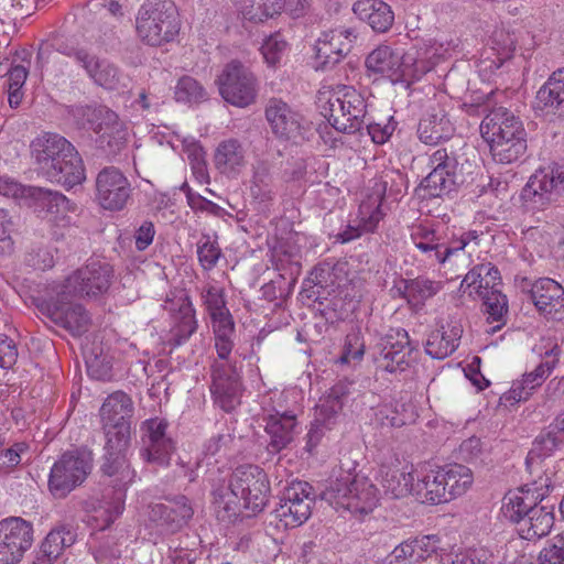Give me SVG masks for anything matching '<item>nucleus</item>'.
<instances>
[{
	"label": "nucleus",
	"instance_id": "nucleus-1",
	"mask_svg": "<svg viewBox=\"0 0 564 564\" xmlns=\"http://www.w3.org/2000/svg\"><path fill=\"white\" fill-rule=\"evenodd\" d=\"M107 442L105 445V463L102 474L111 478L112 490L105 492L102 500L91 502L89 523L98 530L107 529L123 511L126 488L134 478L126 459V452L130 444V422L104 423Z\"/></svg>",
	"mask_w": 564,
	"mask_h": 564
},
{
	"label": "nucleus",
	"instance_id": "nucleus-2",
	"mask_svg": "<svg viewBox=\"0 0 564 564\" xmlns=\"http://www.w3.org/2000/svg\"><path fill=\"white\" fill-rule=\"evenodd\" d=\"M32 155L40 171L66 188L85 180L83 161L75 147L64 137L45 133L32 142Z\"/></svg>",
	"mask_w": 564,
	"mask_h": 564
},
{
	"label": "nucleus",
	"instance_id": "nucleus-3",
	"mask_svg": "<svg viewBox=\"0 0 564 564\" xmlns=\"http://www.w3.org/2000/svg\"><path fill=\"white\" fill-rule=\"evenodd\" d=\"M480 134L489 145L492 159L511 164L521 159L528 148L523 122L505 107L490 110L480 123Z\"/></svg>",
	"mask_w": 564,
	"mask_h": 564
},
{
	"label": "nucleus",
	"instance_id": "nucleus-4",
	"mask_svg": "<svg viewBox=\"0 0 564 564\" xmlns=\"http://www.w3.org/2000/svg\"><path fill=\"white\" fill-rule=\"evenodd\" d=\"M269 491V480L263 469L243 465L234 470L228 485L214 489V503L229 516H237L241 501L245 509L260 512L268 502Z\"/></svg>",
	"mask_w": 564,
	"mask_h": 564
},
{
	"label": "nucleus",
	"instance_id": "nucleus-5",
	"mask_svg": "<svg viewBox=\"0 0 564 564\" xmlns=\"http://www.w3.org/2000/svg\"><path fill=\"white\" fill-rule=\"evenodd\" d=\"M355 465L341 463L322 490L321 498L335 509L367 514L377 507L379 491L367 476L355 473Z\"/></svg>",
	"mask_w": 564,
	"mask_h": 564
},
{
	"label": "nucleus",
	"instance_id": "nucleus-6",
	"mask_svg": "<svg viewBox=\"0 0 564 564\" xmlns=\"http://www.w3.org/2000/svg\"><path fill=\"white\" fill-rule=\"evenodd\" d=\"M318 94V100L324 101L321 113L337 131L356 133L364 128L367 104L352 86L323 87Z\"/></svg>",
	"mask_w": 564,
	"mask_h": 564
},
{
	"label": "nucleus",
	"instance_id": "nucleus-7",
	"mask_svg": "<svg viewBox=\"0 0 564 564\" xmlns=\"http://www.w3.org/2000/svg\"><path fill=\"white\" fill-rule=\"evenodd\" d=\"M181 26L180 13L172 0H147L135 15L137 37L152 47L173 42Z\"/></svg>",
	"mask_w": 564,
	"mask_h": 564
},
{
	"label": "nucleus",
	"instance_id": "nucleus-8",
	"mask_svg": "<svg viewBox=\"0 0 564 564\" xmlns=\"http://www.w3.org/2000/svg\"><path fill=\"white\" fill-rule=\"evenodd\" d=\"M93 455L84 448L67 451L53 464L48 476L50 492L58 499L65 498L80 486L91 473Z\"/></svg>",
	"mask_w": 564,
	"mask_h": 564
},
{
	"label": "nucleus",
	"instance_id": "nucleus-9",
	"mask_svg": "<svg viewBox=\"0 0 564 564\" xmlns=\"http://www.w3.org/2000/svg\"><path fill=\"white\" fill-rule=\"evenodd\" d=\"M564 194V165L550 164L536 170L521 192L524 206L542 210L556 203Z\"/></svg>",
	"mask_w": 564,
	"mask_h": 564
},
{
	"label": "nucleus",
	"instance_id": "nucleus-10",
	"mask_svg": "<svg viewBox=\"0 0 564 564\" xmlns=\"http://www.w3.org/2000/svg\"><path fill=\"white\" fill-rule=\"evenodd\" d=\"M217 84L224 100L235 107L246 108L257 99L258 80L239 61H231L224 67Z\"/></svg>",
	"mask_w": 564,
	"mask_h": 564
},
{
	"label": "nucleus",
	"instance_id": "nucleus-11",
	"mask_svg": "<svg viewBox=\"0 0 564 564\" xmlns=\"http://www.w3.org/2000/svg\"><path fill=\"white\" fill-rule=\"evenodd\" d=\"M352 383L340 380L334 384L327 395L321 399L316 408L315 419L306 434V449L312 452L321 442L326 431H330L337 424L343 406L351 393Z\"/></svg>",
	"mask_w": 564,
	"mask_h": 564
},
{
	"label": "nucleus",
	"instance_id": "nucleus-12",
	"mask_svg": "<svg viewBox=\"0 0 564 564\" xmlns=\"http://www.w3.org/2000/svg\"><path fill=\"white\" fill-rule=\"evenodd\" d=\"M554 488L555 480L531 476L530 482L505 495L501 507L503 517L519 525L535 505L542 503L550 497Z\"/></svg>",
	"mask_w": 564,
	"mask_h": 564
},
{
	"label": "nucleus",
	"instance_id": "nucleus-13",
	"mask_svg": "<svg viewBox=\"0 0 564 564\" xmlns=\"http://www.w3.org/2000/svg\"><path fill=\"white\" fill-rule=\"evenodd\" d=\"M66 289L61 285V290L55 297H51L42 305V313L52 323L64 328L73 336H80L86 333L90 326V316L86 308L72 297V292H65Z\"/></svg>",
	"mask_w": 564,
	"mask_h": 564
},
{
	"label": "nucleus",
	"instance_id": "nucleus-14",
	"mask_svg": "<svg viewBox=\"0 0 564 564\" xmlns=\"http://www.w3.org/2000/svg\"><path fill=\"white\" fill-rule=\"evenodd\" d=\"M314 502V490L308 482L292 481L282 491L274 513L285 528H296L311 517Z\"/></svg>",
	"mask_w": 564,
	"mask_h": 564
},
{
	"label": "nucleus",
	"instance_id": "nucleus-15",
	"mask_svg": "<svg viewBox=\"0 0 564 564\" xmlns=\"http://www.w3.org/2000/svg\"><path fill=\"white\" fill-rule=\"evenodd\" d=\"M87 116L89 128L99 134V147L110 156H116L127 147L128 129L118 116L107 108H80Z\"/></svg>",
	"mask_w": 564,
	"mask_h": 564
},
{
	"label": "nucleus",
	"instance_id": "nucleus-16",
	"mask_svg": "<svg viewBox=\"0 0 564 564\" xmlns=\"http://www.w3.org/2000/svg\"><path fill=\"white\" fill-rule=\"evenodd\" d=\"M112 278L113 270L109 263L93 260L68 275L62 285L74 296L97 297L109 290Z\"/></svg>",
	"mask_w": 564,
	"mask_h": 564
},
{
	"label": "nucleus",
	"instance_id": "nucleus-17",
	"mask_svg": "<svg viewBox=\"0 0 564 564\" xmlns=\"http://www.w3.org/2000/svg\"><path fill=\"white\" fill-rule=\"evenodd\" d=\"M421 65L422 62L419 63L412 54H403L389 46H379L366 58L368 69L388 76L394 83L409 82L424 73Z\"/></svg>",
	"mask_w": 564,
	"mask_h": 564
},
{
	"label": "nucleus",
	"instance_id": "nucleus-18",
	"mask_svg": "<svg viewBox=\"0 0 564 564\" xmlns=\"http://www.w3.org/2000/svg\"><path fill=\"white\" fill-rule=\"evenodd\" d=\"M33 542L32 524L21 518L0 521V564L18 563Z\"/></svg>",
	"mask_w": 564,
	"mask_h": 564
},
{
	"label": "nucleus",
	"instance_id": "nucleus-19",
	"mask_svg": "<svg viewBox=\"0 0 564 564\" xmlns=\"http://www.w3.org/2000/svg\"><path fill=\"white\" fill-rule=\"evenodd\" d=\"M131 184L115 166L102 169L96 177V199L104 209L121 210L131 196Z\"/></svg>",
	"mask_w": 564,
	"mask_h": 564
},
{
	"label": "nucleus",
	"instance_id": "nucleus-20",
	"mask_svg": "<svg viewBox=\"0 0 564 564\" xmlns=\"http://www.w3.org/2000/svg\"><path fill=\"white\" fill-rule=\"evenodd\" d=\"M210 391L215 403L226 412L235 410L240 404L242 384L235 365L214 362Z\"/></svg>",
	"mask_w": 564,
	"mask_h": 564
},
{
	"label": "nucleus",
	"instance_id": "nucleus-21",
	"mask_svg": "<svg viewBox=\"0 0 564 564\" xmlns=\"http://www.w3.org/2000/svg\"><path fill=\"white\" fill-rule=\"evenodd\" d=\"M563 446L564 437L552 430L550 425L544 427L532 442V447L525 458V467L530 476L547 477L550 480H555L553 468L546 467L544 460Z\"/></svg>",
	"mask_w": 564,
	"mask_h": 564
},
{
	"label": "nucleus",
	"instance_id": "nucleus-22",
	"mask_svg": "<svg viewBox=\"0 0 564 564\" xmlns=\"http://www.w3.org/2000/svg\"><path fill=\"white\" fill-rule=\"evenodd\" d=\"M413 349L405 329L391 330L379 344L378 367L388 372L404 371L410 366Z\"/></svg>",
	"mask_w": 564,
	"mask_h": 564
},
{
	"label": "nucleus",
	"instance_id": "nucleus-23",
	"mask_svg": "<svg viewBox=\"0 0 564 564\" xmlns=\"http://www.w3.org/2000/svg\"><path fill=\"white\" fill-rule=\"evenodd\" d=\"M167 423L164 420L151 419L143 423L141 456L148 463L159 466L169 464L175 448L174 442L165 433Z\"/></svg>",
	"mask_w": 564,
	"mask_h": 564
},
{
	"label": "nucleus",
	"instance_id": "nucleus-24",
	"mask_svg": "<svg viewBox=\"0 0 564 564\" xmlns=\"http://www.w3.org/2000/svg\"><path fill=\"white\" fill-rule=\"evenodd\" d=\"M356 39L349 29L325 32L315 44L316 69H330L346 56Z\"/></svg>",
	"mask_w": 564,
	"mask_h": 564
},
{
	"label": "nucleus",
	"instance_id": "nucleus-25",
	"mask_svg": "<svg viewBox=\"0 0 564 564\" xmlns=\"http://www.w3.org/2000/svg\"><path fill=\"white\" fill-rule=\"evenodd\" d=\"M194 509L185 496H177L167 503L149 506V520L167 531L175 532L183 528L193 517Z\"/></svg>",
	"mask_w": 564,
	"mask_h": 564
},
{
	"label": "nucleus",
	"instance_id": "nucleus-26",
	"mask_svg": "<svg viewBox=\"0 0 564 564\" xmlns=\"http://www.w3.org/2000/svg\"><path fill=\"white\" fill-rule=\"evenodd\" d=\"M534 109L549 121L564 116V68L553 72L538 90Z\"/></svg>",
	"mask_w": 564,
	"mask_h": 564
},
{
	"label": "nucleus",
	"instance_id": "nucleus-27",
	"mask_svg": "<svg viewBox=\"0 0 564 564\" xmlns=\"http://www.w3.org/2000/svg\"><path fill=\"white\" fill-rule=\"evenodd\" d=\"M454 131L447 112L440 104L431 106L417 124V137L427 145H435L449 139Z\"/></svg>",
	"mask_w": 564,
	"mask_h": 564
},
{
	"label": "nucleus",
	"instance_id": "nucleus-28",
	"mask_svg": "<svg viewBox=\"0 0 564 564\" xmlns=\"http://www.w3.org/2000/svg\"><path fill=\"white\" fill-rule=\"evenodd\" d=\"M550 497L542 503L535 505L518 525L519 535L528 541L538 540L550 534L554 527V502Z\"/></svg>",
	"mask_w": 564,
	"mask_h": 564
},
{
	"label": "nucleus",
	"instance_id": "nucleus-29",
	"mask_svg": "<svg viewBox=\"0 0 564 564\" xmlns=\"http://www.w3.org/2000/svg\"><path fill=\"white\" fill-rule=\"evenodd\" d=\"M264 421V431L270 437L268 451L272 454L286 448L299 433L296 416L291 412H276L267 416Z\"/></svg>",
	"mask_w": 564,
	"mask_h": 564
},
{
	"label": "nucleus",
	"instance_id": "nucleus-30",
	"mask_svg": "<svg viewBox=\"0 0 564 564\" xmlns=\"http://www.w3.org/2000/svg\"><path fill=\"white\" fill-rule=\"evenodd\" d=\"M265 117L273 133L280 138L293 139L301 135V116L280 99H271Z\"/></svg>",
	"mask_w": 564,
	"mask_h": 564
},
{
	"label": "nucleus",
	"instance_id": "nucleus-31",
	"mask_svg": "<svg viewBox=\"0 0 564 564\" xmlns=\"http://www.w3.org/2000/svg\"><path fill=\"white\" fill-rule=\"evenodd\" d=\"M535 307L544 314H556L564 310V289L550 278L535 281L530 290Z\"/></svg>",
	"mask_w": 564,
	"mask_h": 564
},
{
	"label": "nucleus",
	"instance_id": "nucleus-32",
	"mask_svg": "<svg viewBox=\"0 0 564 564\" xmlns=\"http://www.w3.org/2000/svg\"><path fill=\"white\" fill-rule=\"evenodd\" d=\"M354 13L367 22L376 32H387L393 24L394 13L382 0H358L352 6Z\"/></svg>",
	"mask_w": 564,
	"mask_h": 564
},
{
	"label": "nucleus",
	"instance_id": "nucleus-33",
	"mask_svg": "<svg viewBox=\"0 0 564 564\" xmlns=\"http://www.w3.org/2000/svg\"><path fill=\"white\" fill-rule=\"evenodd\" d=\"M500 281V272L494 264L490 262L480 263L467 272L460 283L459 291L468 292L470 296L475 293L481 297L486 292L497 289Z\"/></svg>",
	"mask_w": 564,
	"mask_h": 564
},
{
	"label": "nucleus",
	"instance_id": "nucleus-34",
	"mask_svg": "<svg viewBox=\"0 0 564 564\" xmlns=\"http://www.w3.org/2000/svg\"><path fill=\"white\" fill-rule=\"evenodd\" d=\"M245 149L237 139L221 141L215 151L214 163L221 174H237L246 164Z\"/></svg>",
	"mask_w": 564,
	"mask_h": 564
},
{
	"label": "nucleus",
	"instance_id": "nucleus-35",
	"mask_svg": "<svg viewBox=\"0 0 564 564\" xmlns=\"http://www.w3.org/2000/svg\"><path fill=\"white\" fill-rule=\"evenodd\" d=\"M444 476L441 468L437 470H430L427 474L417 479L414 484V495L422 502L430 505H438L451 501V496L447 495L444 486Z\"/></svg>",
	"mask_w": 564,
	"mask_h": 564
},
{
	"label": "nucleus",
	"instance_id": "nucleus-36",
	"mask_svg": "<svg viewBox=\"0 0 564 564\" xmlns=\"http://www.w3.org/2000/svg\"><path fill=\"white\" fill-rule=\"evenodd\" d=\"M381 486L384 495L391 499H400L414 492L413 475L405 469L382 466L380 469Z\"/></svg>",
	"mask_w": 564,
	"mask_h": 564
},
{
	"label": "nucleus",
	"instance_id": "nucleus-37",
	"mask_svg": "<svg viewBox=\"0 0 564 564\" xmlns=\"http://www.w3.org/2000/svg\"><path fill=\"white\" fill-rule=\"evenodd\" d=\"M460 182L458 175L446 176L445 173L431 171L415 192L421 199L442 197L455 191Z\"/></svg>",
	"mask_w": 564,
	"mask_h": 564
},
{
	"label": "nucleus",
	"instance_id": "nucleus-38",
	"mask_svg": "<svg viewBox=\"0 0 564 564\" xmlns=\"http://www.w3.org/2000/svg\"><path fill=\"white\" fill-rule=\"evenodd\" d=\"M404 289H399L402 297L406 299L411 306L421 308L425 302L436 295L443 288L440 281H432L427 278L417 276L415 279L403 280Z\"/></svg>",
	"mask_w": 564,
	"mask_h": 564
},
{
	"label": "nucleus",
	"instance_id": "nucleus-39",
	"mask_svg": "<svg viewBox=\"0 0 564 564\" xmlns=\"http://www.w3.org/2000/svg\"><path fill=\"white\" fill-rule=\"evenodd\" d=\"M175 327L172 330L171 341L174 346L185 343L197 329L195 308L187 295L178 299Z\"/></svg>",
	"mask_w": 564,
	"mask_h": 564
},
{
	"label": "nucleus",
	"instance_id": "nucleus-40",
	"mask_svg": "<svg viewBox=\"0 0 564 564\" xmlns=\"http://www.w3.org/2000/svg\"><path fill=\"white\" fill-rule=\"evenodd\" d=\"M133 415V402L131 398L122 392L111 393L102 403L100 416L104 423L130 422Z\"/></svg>",
	"mask_w": 564,
	"mask_h": 564
},
{
	"label": "nucleus",
	"instance_id": "nucleus-41",
	"mask_svg": "<svg viewBox=\"0 0 564 564\" xmlns=\"http://www.w3.org/2000/svg\"><path fill=\"white\" fill-rule=\"evenodd\" d=\"M441 471L445 478L444 486L451 500L464 495L473 485V473L464 465H448L441 468Z\"/></svg>",
	"mask_w": 564,
	"mask_h": 564
},
{
	"label": "nucleus",
	"instance_id": "nucleus-42",
	"mask_svg": "<svg viewBox=\"0 0 564 564\" xmlns=\"http://www.w3.org/2000/svg\"><path fill=\"white\" fill-rule=\"evenodd\" d=\"M76 541V533L70 527L52 530L41 544V552L47 561H55L66 547Z\"/></svg>",
	"mask_w": 564,
	"mask_h": 564
},
{
	"label": "nucleus",
	"instance_id": "nucleus-43",
	"mask_svg": "<svg viewBox=\"0 0 564 564\" xmlns=\"http://www.w3.org/2000/svg\"><path fill=\"white\" fill-rule=\"evenodd\" d=\"M285 0H243L241 14L243 20L263 22L280 14L285 7Z\"/></svg>",
	"mask_w": 564,
	"mask_h": 564
},
{
	"label": "nucleus",
	"instance_id": "nucleus-44",
	"mask_svg": "<svg viewBox=\"0 0 564 564\" xmlns=\"http://www.w3.org/2000/svg\"><path fill=\"white\" fill-rule=\"evenodd\" d=\"M250 191L251 196L259 203L267 204L273 200L274 192L272 187V176L268 163L259 162L254 166Z\"/></svg>",
	"mask_w": 564,
	"mask_h": 564
},
{
	"label": "nucleus",
	"instance_id": "nucleus-45",
	"mask_svg": "<svg viewBox=\"0 0 564 564\" xmlns=\"http://www.w3.org/2000/svg\"><path fill=\"white\" fill-rule=\"evenodd\" d=\"M481 299L484 300L485 313L488 314V322L500 323L494 330L499 329L505 324L508 313L507 296L500 290L494 289L490 292H486Z\"/></svg>",
	"mask_w": 564,
	"mask_h": 564
},
{
	"label": "nucleus",
	"instance_id": "nucleus-46",
	"mask_svg": "<svg viewBox=\"0 0 564 564\" xmlns=\"http://www.w3.org/2000/svg\"><path fill=\"white\" fill-rule=\"evenodd\" d=\"M560 348L555 345L545 351V359L531 372L525 373L521 380L530 391L541 386L543 380L551 373L558 361Z\"/></svg>",
	"mask_w": 564,
	"mask_h": 564
},
{
	"label": "nucleus",
	"instance_id": "nucleus-47",
	"mask_svg": "<svg viewBox=\"0 0 564 564\" xmlns=\"http://www.w3.org/2000/svg\"><path fill=\"white\" fill-rule=\"evenodd\" d=\"M175 100L184 104L202 102L207 98L203 85L192 76H182L174 90Z\"/></svg>",
	"mask_w": 564,
	"mask_h": 564
},
{
	"label": "nucleus",
	"instance_id": "nucleus-48",
	"mask_svg": "<svg viewBox=\"0 0 564 564\" xmlns=\"http://www.w3.org/2000/svg\"><path fill=\"white\" fill-rule=\"evenodd\" d=\"M36 199L40 206L52 216L64 215L65 213L75 209L74 204L58 192L37 188Z\"/></svg>",
	"mask_w": 564,
	"mask_h": 564
},
{
	"label": "nucleus",
	"instance_id": "nucleus-49",
	"mask_svg": "<svg viewBox=\"0 0 564 564\" xmlns=\"http://www.w3.org/2000/svg\"><path fill=\"white\" fill-rule=\"evenodd\" d=\"M457 348V338L444 332L435 330L429 335L425 351L434 359H444Z\"/></svg>",
	"mask_w": 564,
	"mask_h": 564
},
{
	"label": "nucleus",
	"instance_id": "nucleus-50",
	"mask_svg": "<svg viewBox=\"0 0 564 564\" xmlns=\"http://www.w3.org/2000/svg\"><path fill=\"white\" fill-rule=\"evenodd\" d=\"M402 411L397 408L383 405L375 412V423L381 427H402L413 421V414L409 413L405 405H401Z\"/></svg>",
	"mask_w": 564,
	"mask_h": 564
},
{
	"label": "nucleus",
	"instance_id": "nucleus-51",
	"mask_svg": "<svg viewBox=\"0 0 564 564\" xmlns=\"http://www.w3.org/2000/svg\"><path fill=\"white\" fill-rule=\"evenodd\" d=\"M121 545L116 535L104 536L93 550L94 558L99 564H115L121 558Z\"/></svg>",
	"mask_w": 564,
	"mask_h": 564
},
{
	"label": "nucleus",
	"instance_id": "nucleus-52",
	"mask_svg": "<svg viewBox=\"0 0 564 564\" xmlns=\"http://www.w3.org/2000/svg\"><path fill=\"white\" fill-rule=\"evenodd\" d=\"M490 555L484 550L446 551L441 550V564H487Z\"/></svg>",
	"mask_w": 564,
	"mask_h": 564
},
{
	"label": "nucleus",
	"instance_id": "nucleus-53",
	"mask_svg": "<svg viewBox=\"0 0 564 564\" xmlns=\"http://www.w3.org/2000/svg\"><path fill=\"white\" fill-rule=\"evenodd\" d=\"M197 256L203 269L209 271L217 264L221 250L217 241H212L208 235H204L197 242Z\"/></svg>",
	"mask_w": 564,
	"mask_h": 564
},
{
	"label": "nucleus",
	"instance_id": "nucleus-54",
	"mask_svg": "<svg viewBox=\"0 0 564 564\" xmlns=\"http://www.w3.org/2000/svg\"><path fill=\"white\" fill-rule=\"evenodd\" d=\"M429 165L432 171L445 173L446 176L457 174L458 161L454 152L446 149L435 150L429 158Z\"/></svg>",
	"mask_w": 564,
	"mask_h": 564
},
{
	"label": "nucleus",
	"instance_id": "nucleus-55",
	"mask_svg": "<svg viewBox=\"0 0 564 564\" xmlns=\"http://www.w3.org/2000/svg\"><path fill=\"white\" fill-rule=\"evenodd\" d=\"M538 562L539 564H564V530L540 551Z\"/></svg>",
	"mask_w": 564,
	"mask_h": 564
},
{
	"label": "nucleus",
	"instance_id": "nucleus-56",
	"mask_svg": "<svg viewBox=\"0 0 564 564\" xmlns=\"http://www.w3.org/2000/svg\"><path fill=\"white\" fill-rule=\"evenodd\" d=\"M97 85L112 89L119 82L118 68L105 59L98 62V66L89 76Z\"/></svg>",
	"mask_w": 564,
	"mask_h": 564
},
{
	"label": "nucleus",
	"instance_id": "nucleus-57",
	"mask_svg": "<svg viewBox=\"0 0 564 564\" xmlns=\"http://www.w3.org/2000/svg\"><path fill=\"white\" fill-rule=\"evenodd\" d=\"M288 47V42L281 32L271 34L262 44V54L270 65H274Z\"/></svg>",
	"mask_w": 564,
	"mask_h": 564
},
{
	"label": "nucleus",
	"instance_id": "nucleus-58",
	"mask_svg": "<svg viewBox=\"0 0 564 564\" xmlns=\"http://www.w3.org/2000/svg\"><path fill=\"white\" fill-rule=\"evenodd\" d=\"M415 550L416 562L425 561L433 554L440 557V543L441 539L437 535H423L412 540Z\"/></svg>",
	"mask_w": 564,
	"mask_h": 564
},
{
	"label": "nucleus",
	"instance_id": "nucleus-59",
	"mask_svg": "<svg viewBox=\"0 0 564 564\" xmlns=\"http://www.w3.org/2000/svg\"><path fill=\"white\" fill-rule=\"evenodd\" d=\"M411 240L421 251H433L435 246L441 242L433 229L422 225L413 227Z\"/></svg>",
	"mask_w": 564,
	"mask_h": 564
},
{
	"label": "nucleus",
	"instance_id": "nucleus-60",
	"mask_svg": "<svg viewBox=\"0 0 564 564\" xmlns=\"http://www.w3.org/2000/svg\"><path fill=\"white\" fill-rule=\"evenodd\" d=\"M365 354V344L359 333H350L345 338L343 354L339 357L341 364L350 360H359Z\"/></svg>",
	"mask_w": 564,
	"mask_h": 564
},
{
	"label": "nucleus",
	"instance_id": "nucleus-61",
	"mask_svg": "<svg viewBox=\"0 0 564 564\" xmlns=\"http://www.w3.org/2000/svg\"><path fill=\"white\" fill-rule=\"evenodd\" d=\"M204 304L210 316L227 311L224 291L214 285H209L203 292Z\"/></svg>",
	"mask_w": 564,
	"mask_h": 564
},
{
	"label": "nucleus",
	"instance_id": "nucleus-62",
	"mask_svg": "<svg viewBox=\"0 0 564 564\" xmlns=\"http://www.w3.org/2000/svg\"><path fill=\"white\" fill-rule=\"evenodd\" d=\"M364 127H366L368 134L371 137V140L377 144L386 143L393 131L395 130L397 122L391 117L389 121L384 124L379 122H366Z\"/></svg>",
	"mask_w": 564,
	"mask_h": 564
},
{
	"label": "nucleus",
	"instance_id": "nucleus-63",
	"mask_svg": "<svg viewBox=\"0 0 564 564\" xmlns=\"http://www.w3.org/2000/svg\"><path fill=\"white\" fill-rule=\"evenodd\" d=\"M492 43L495 45L494 48L498 51L501 59L510 58L516 51V39L513 34L505 30H497L494 32Z\"/></svg>",
	"mask_w": 564,
	"mask_h": 564
},
{
	"label": "nucleus",
	"instance_id": "nucleus-64",
	"mask_svg": "<svg viewBox=\"0 0 564 564\" xmlns=\"http://www.w3.org/2000/svg\"><path fill=\"white\" fill-rule=\"evenodd\" d=\"M63 53L69 57H73L87 73L88 76L95 70L98 66V62L100 58L91 53H89L84 47H70L64 50Z\"/></svg>",
	"mask_w": 564,
	"mask_h": 564
}]
</instances>
